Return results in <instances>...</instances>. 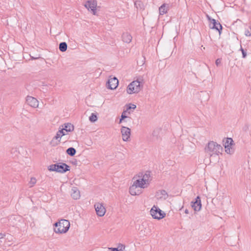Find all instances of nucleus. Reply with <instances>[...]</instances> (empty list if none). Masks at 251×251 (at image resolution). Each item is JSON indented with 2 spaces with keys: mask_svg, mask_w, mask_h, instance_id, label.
<instances>
[{
  "mask_svg": "<svg viewBox=\"0 0 251 251\" xmlns=\"http://www.w3.org/2000/svg\"><path fill=\"white\" fill-rule=\"evenodd\" d=\"M55 227L54 231L57 233H66L70 226V224L68 220L62 219L58 222H56L54 224Z\"/></svg>",
  "mask_w": 251,
  "mask_h": 251,
  "instance_id": "obj_2",
  "label": "nucleus"
},
{
  "mask_svg": "<svg viewBox=\"0 0 251 251\" xmlns=\"http://www.w3.org/2000/svg\"><path fill=\"white\" fill-rule=\"evenodd\" d=\"M126 111H124L122 113L121 118L120 119L119 123H121L122 121L124 120L125 119L127 118L126 115Z\"/></svg>",
  "mask_w": 251,
  "mask_h": 251,
  "instance_id": "obj_27",
  "label": "nucleus"
},
{
  "mask_svg": "<svg viewBox=\"0 0 251 251\" xmlns=\"http://www.w3.org/2000/svg\"><path fill=\"white\" fill-rule=\"evenodd\" d=\"M240 50L242 51L243 57L245 58L247 56V53L245 50L242 48V47H241Z\"/></svg>",
  "mask_w": 251,
  "mask_h": 251,
  "instance_id": "obj_30",
  "label": "nucleus"
},
{
  "mask_svg": "<svg viewBox=\"0 0 251 251\" xmlns=\"http://www.w3.org/2000/svg\"><path fill=\"white\" fill-rule=\"evenodd\" d=\"M89 119L91 122H95L97 121L98 117L95 113H92L91 116L89 117Z\"/></svg>",
  "mask_w": 251,
  "mask_h": 251,
  "instance_id": "obj_24",
  "label": "nucleus"
},
{
  "mask_svg": "<svg viewBox=\"0 0 251 251\" xmlns=\"http://www.w3.org/2000/svg\"><path fill=\"white\" fill-rule=\"evenodd\" d=\"M245 34L246 36H251V33L248 29H247L245 30Z\"/></svg>",
  "mask_w": 251,
  "mask_h": 251,
  "instance_id": "obj_31",
  "label": "nucleus"
},
{
  "mask_svg": "<svg viewBox=\"0 0 251 251\" xmlns=\"http://www.w3.org/2000/svg\"><path fill=\"white\" fill-rule=\"evenodd\" d=\"M150 176V172H147L145 175L143 176L142 179L145 180V181L147 183H148L149 178Z\"/></svg>",
  "mask_w": 251,
  "mask_h": 251,
  "instance_id": "obj_25",
  "label": "nucleus"
},
{
  "mask_svg": "<svg viewBox=\"0 0 251 251\" xmlns=\"http://www.w3.org/2000/svg\"><path fill=\"white\" fill-rule=\"evenodd\" d=\"M36 182V179L35 177H31L29 182V187H33Z\"/></svg>",
  "mask_w": 251,
  "mask_h": 251,
  "instance_id": "obj_26",
  "label": "nucleus"
},
{
  "mask_svg": "<svg viewBox=\"0 0 251 251\" xmlns=\"http://www.w3.org/2000/svg\"><path fill=\"white\" fill-rule=\"evenodd\" d=\"M129 193L133 196L139 195L142 193L141 189L134 185H132L129 188Z\"/></svg>",
  "mask_w": 251,
  "mask_h": 251,
  "instance_id": "obj_15",
  "label": "nucleus"
},
{
  "mask_svg": "<svg viewBox=\"0 0 251 251\" xmlns=\"http://www.w3.org/2000/svg\"><path fill=\"white\" fill-rule=\"evenodd\" d=\"M150 213L153 219L160 220L164 218L166 214L157 206L153 205L150 210Z\"/></svg>",
  "mask_w": 251,
  "mask_h": 251,
  "instance_id": "obj_5",
  "label": "nucleus"
},
{
  "mask_svg": "<svg viewBox=\"0 0 251 251\" xmlns=\"http://www.w3.org/2000/svg\"><path fill=\"white\" fill-rule=\"evenodd\" d=\"M206 17L210 23V28L213 29H216V30L218 31L220 35L221 34L223 28L221 24L218 21H217L216 20L211 18L209 15H207Z\"/></svg>",
  "mask_w": 251,
  "mask_h": 251,
  "instance_id": "obj_6",
  "label": "nucleus"
},
{
  "mask_svg": "<svg viewBox=\"0 0 251 251\" xmlns=\"http://www.w3.org/2000/svg\"><path fill=\"white\" fill-rule=\"evenodd\" d=\"M191 206L195 211H199L201 208V198L197 196L195 201L191 202Z\"/></svg>",
  "mask_w": 251,
  "mask_h": 251,
  "instance_id": "obj_13",
  "label": "nucleus"
},
{
  "mask_svg": "<svg viewBox=\"0 0 251 251\" xmlns=\"http://www.w3.org/2000/svg\"><path fill=\"white\" fill-rule=\"evenodd\" d=\"M33 59H37L38 58L37 57H36V58H32Z\"/></svg>",
  "mask_w": 251,
  "mask_h": 251,
  "instance_id": "obj_38",
  "label": "nucleus"
},
{
  "mask_svg": "<svg viewBox=\"0 0 251 251\" xmlns=\"http://www.w3.org/2000/svg\"><path fill=\"white\" fill-rule=\"evenodd\" d=\"M116 249H117L119 250V251H123V250L125 249V246L122 244H119L118 247Z\"/></svg>",
  "mask_w": 251,
  "mask_h": 251,
  "instance_id": "obj_28",
  "label": "nucleus"
},
{
  "mask_svg": "<svg viewBox=\"0 0 251 251\" xmlns=\"http://www.w3.org/2000/svg\"><path fill=\"white\" fill-rule=\"evenodd\" d=\"M72 193L71 194V196L72 198L74 200L79 199L80 197V195L78 189L75 187H73L72 189Z\"/></svg>",
  "mask_w": 251,
  "mask_h": 251,
  "instance_id": "obj_17",
  "label": "nucleus"
},
{
  "mask_svg": "<svg viewBox=\"0 0 251 251\" xmlns=\"http://www.w3.org/2000/svg\"><path fill=\"white\" fill-rule=\"evenodd\" d=\"M5 236V235L4 234L0 233V239L3 238Z\"/></svg>",
  "mask_w": 251,
  "mask_h": 251,
  "instance_id": "obj_35",
  "label": "nucleus"
},
{
  "mask_svg": "<svg viewBox=\"0 0 251 251\" xmlns=\"http://www.w3.org/2000/svg\"><path fill=\"white\" fill-rule=\"evenodd\" d=\"M62 129L65 130L67 132H71L74 130V126L73 124L68 123L64 124L63 128Z\"/></svg>",
  "mask_w": 251,
  "mask_h": 251,
  "instance_id": "obj_19",
  "label": "nucleus"
},
{
  "mask_svg": "<svg viewBox=\"0 0 251 251\" xmlns=\"http://www.w3.org/2000/svg\"><path fill=\"white\" fill-rule=\"evenodd\" d=\"M136 107V106L135 104H130L127 107L126 110H128L130 109H135Z\"/></svg>",
  "mask_w": 251,
  "mask_h": 251,
  "instance_id": "obj_29",
  "label": "nucleus"
},
{
  "mask_svg": "<svg viewBox=\"0 0 251 251\" xmlns=\"http://www.w3.org/2000/svg\"><path fill=\"white\" fill-rule=\"evenodd\" d=\"M50 171H55L60 173H64L70 171V167L64 163H58L52 164L48 167Z\"/></svg>",
  "mask_w": 251,
  "mask_h": 251,
  "instance_id": "obj_3",
  "label": "nucleus"
},
{
  "mask_svg": "<svg viewBox=\"0 0 251 251\" xmlns=\"http://www.w3.org/2000/svg\"><path fill=\"white\" fill-rule=\"evenodd\" d=\"M26 101L28 105L33 108H37L39 105L38 100L31 96H27L26 98Z\"/></svg>",
  "mask_w": 251,
  "mask_h": 251,
  "instance_id": "obj_12",
  "label": "nucleus"
},
{
  "mask_svg": "<svg viewBox=\"0 0 251 251\" xmlns=\"http://www.w3.org/2000/svg\"><path fill=\"white\" fill-rule=\"evenodd\" d=\"M221 59H220V58H218V59H216V61H215V64H216V65L217 66H219V65L220 64H221Z\"/></svg>",
  "mask_w": 251,
  "mask_h": 251,
  "instance_id": "obj_32",
  "label": "nucleus"
},
{
  "mask_svg": "<svg viewBox=\"0 0 251 251\" xmlns=\"http://www.w3.org/2000/svg\"><path fill=\"white\" fill-rule=\"evenodd\" d=\"M160 194L162 195H164H164H167V196H168L167 192L165 190H161Z\"/></svg>",
  "mask_w": 251,
  "mask_h": 251,
  "instance_id": "obj_33",
  "label": "nucleus"
},
{
  "mask_svg": "<svg viewBox=\"0 0 251 251\" xmlns=\"http://www.w3.org/2000/svg\"><path fill=\"white\" fill-rule=\"evenodd\" d=\"M66 153L71 156H74L76 153V150L74 148L70 147L66 150Z\"/></svg>",
  "mask_w": 251,
  "mask_h": 251,
  "instance_id": "obj_21",
  "label": "nucleus"
},
{
  "mask_svg": "<svg viewBox=\"0 0 251 251\" xmlns=\"http://www.w3.org/2000/svg\"><path fill=\"white\" fill-rule=\"evenodd\" d=\"M67 44L66 42H63L59 44V49L62 52H64L66 51L67 49Z\"/></svg>",
  "mask_w": 251,
  "mask_h": 251,
  "instance_id": "obj_20",
  "label": "nucleus"
},
{
  "mask_svg": "<svg viewBox=\"0 0 251 251\" xmlns=\"http://www.w3.org/2000/svg\"><path fill=\"white\" fill-rule=\"evenodd\" d=\"M118 83L119 81L116 77L110 78L107 82V87L111 90L115 89L117 87Z\"/></svg>",
  "mask_w": 251,
  "mask_h": 251,
  "instance_id": "obj_10",
  "label": "nucleus"
},
{
  "mask_svg": "<svg viewBox=\"0 0 251 251\" xmlns=\"http://www.w3.org/2000/svg\"><path fill=\"white\" fill-rule=\"evenodd\" d=\"M142 86L140 82L138 80H135L131 82L126 89L127 93L129 94L138 93L141 89Z\"/></svg>",
  "mask_w": 251,
  "mask_h": 251,
  "instance_id": "obj_4",
  "label": "nucleus"
},
{
  "mask_svg": "<svg viewBox=\"0 0 251 251\" xmlns=\"http://www.w3.org/2000/svg\"><path fill=\"white\" fill-rule=\"evenodd\" d=\"M159 12L160 14L161 15L167 13V5L166 4H162L160 7H159Z\"/></svg>",
  "mask_w": 251,
  "mask_h": 251,
  "instance_id": "obj_22",
  "label": "nucleus"
},
{
  "mask_svg": "<svg viewBox=\"0 0 251 251\" xmlns=\"http://www.w3.org/2000/svg\"><path fill=\"white\" fill-rule=\"evenodd\" d=\"M94 207L96 213L99 216L102 217L104 215L106 210L102 203L97 202L95 204Z\"/></svg>",
  "mask_w": 251,
  "mask_h": 251,
  "instance_id": "obj_8",
  "label": "nucleus"
},
{
  "mask_svg": "<svg viewBox=\"0 0 251 251\" xmlns=\"http://www.w3.org/2000/svg\"><path fill=\"white\" fill-rule=\"evenodd\" d=\"M157 130H154L152 132V135L153 136H157Z\"/></svg>",
  "mask_w": 251,
  "mask_h": 251,
  "instance_id": "obj_34",
  "label": "nucleus"
},
{
  "mask_svg": "<svg viewBox=\"0 0 251 251\" xmlns=\"http://www.w3.org/2000/svg\"><path fill=\"white\" fill-rule=\"evenodd\" d=\"M109 250H112V251H119V250L117 249H116L115 248H109Z\"/></svg>",
  "mask_w": 251,
  "mask_h": 251,
  "instance_id": "obj_36",
  "label": "nucleus"
},
{
  "mask_svg": "<svg viewBox=\"0 0 251 251\" xmlns=\"http://www.w3.org/2000/svg\"><path fill=\"white\" fill-rule=\"evenodd\" d=\"M133 184L140 189L147 188L148 186L147 185H146V182L142 178L136 180L134 182Z\"/></svg>",
  "mask_w": 251,
  "mask_h": 251,
  "instance_id": "obj_16",
  "label": "nucleus"
},
{
  "mask_svg": "<svg viewBox=\"0 0 251 251\" xmlns=\"http://www.w3.org/2000/svg\"><path fill=\"white\" fill-rule=\"evenodd\" d=\"M123 140L124 141H128L131 135L130 129L126 126H122L121 129Z\"/></svg>",
  "mask_w": 251,
  "mask_h": 251,
  "instance_id": "obj_9",
  "label": "nucleus"
},
{
  "mask_svg": "<svg viewBox=\"0 0 251 251\" xmlns=\"http://www.w3.org/2000/svg\"><path fill=\"white\" fill-rule=\"evenodd\" d=\"M97 5V1L96 0H87L85 4V6L88 10L91 9V10L93 12L94 15L96 14V7Z\"/></svg>",
  "mask_w": 251,
  "mask_h": 251,
  "instance_id": "obj_11",
  "label": "nucleus"
},
{
  "mask_svg": "<svg viewBox=\"0 0 251 251\" xmlns=\"http://www.w3.org/2000/svg\"><path fill=\"white\" fill-rule=\"evenodd\" d=\"M185 213L186 214H188V213H189V210H188L187 209H186L185 210Z\"/></svg>",
  "mask_w": 251,
  "mask_h": 251,
  "instance_id": "obj_37",
  "label": "nucleus"
},
{
  "mask_svg": "<svg viewBox=\"0 0 251 251\" xmlns=\"http://www.w3.org/2000/svg\"><path fill=\"white\" fill-rule=\"evenodd\" d=\"M233 141L231 138H226V142L224 145L225 151L227 153H231L233 152L231 146L233 145Z\"/></svg>",
  "mask_w": 251,
  "mask_h": 251,
  "instance_id": "obj_14",
  "label": "nucleus"
},
{
  "mask_svg": "<svg viewBox=\"0 0 251 251\" xmlns=\"http://www.w3.org/2000/svg\"><path fill=\"white\" fill-rule=\"evenodd\" d=\"M64 135L65 133L63 132V130L62 129L59 130V131L57 132L56 135L54 137V138L50 142V144L51 146H55L58 145L60 142V139L61 137Z\"/></svg>",
  "mask_w": 251,
  "mask_h": 251,
  "instance_id": "obj_7",
  "label": "nucleus"
},
{
  "mask_svg": "<svg viewBox=\"0 0 251 251\" xmlns=\"http://www.w3.org/2000/svg\"><path fill=\"white\" fill-rule=\"evenodd\" d=\"M204 150L205 152L211 157L213 155H218L219 153H221L223 151V147L216 142L211 141L208 143Z\"/></svg>",
  "mask_w": 251,
  "mask_h": 251,
  "instance_id": "obj_1",
  "label": "nucleus"
},
{
  "mask_svg": "<svg viewBox=\"0 0 251 251\" xmlns=\"http://www.w3.org/2000/svg\"><path fill=\"white\" fill-rule=\"evenodd\" d=\"M122 37L123 42L126 43H129L132 40V36L128 32L123 33Z\"/></svg>",
  "mask_w": 251,
  "mask_h": 251,
  "instance_id": "obj_18",
  "label": "nucleus"
},
{
  "mask_svg": "<svg viewBox=\"0 0 251 251\" xmlns=\"http://www.w3.org/2000/svg\"><path fill=\"white\" fill-rule=\"evenodd\" d=\"M134 5L137 9H142L143 6V2L140 0H137L134 2Z\"/></svg>",
  "mask_w": 251,
  "mask_h": 251,
  "instance_id": "obj_23",
  "label": "nucleus"
}]
</instances>
